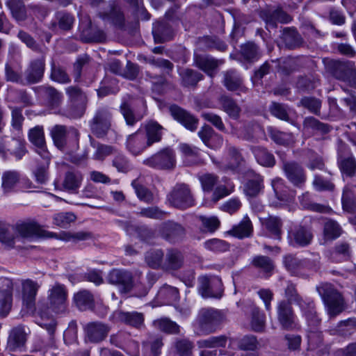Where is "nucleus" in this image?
Wrapping results in <instances>:
<instances>
[{"label": "nucleus", "instance_id": "obj_64", "mask_svg": "<svg viewBox=\"0 0 356 356\" xmlns=\"http://www.w3.org/2000/svg\"><path fill=\"white\" fill-rule=\"evenodd\" d=\"M112 163L113 166L120 172H127L131 168L129 159L123 154H116L113 159Z\"/></svg>", "mask_w": 356, "mask_h": 356}, {"label": "nucleus", "instance_id": "obj_50", "mask_svg": "<svg viewBox=\"0 0 356 356\" xmlns=\"http://www.w3.org/2000/svg\"><path fill=\"white\" fill-rule=\"evenodd\" d=\"M65 92L70 103H88L87 95L78 86H69L66 88Z\"/></svg>", "mask_w": 356, "mask_h": 356}, {"label": "nucleus", "instance_id": "obj_17", "mask_svg": "<svg viewBox=\"0 0 356 356\" xmlns=\"http://www.w3.org/2000/svg\"><path fill=\"white\" fill-rule=\"evenodd\" d=\"M150 147L146 140V136L141 129L127 136L126 148L133 155L141 154L147 147Z\"/></svg>", "mask_w": 356, "mask_h": 356}, {"label": "nucleus", "instance_id": "obj_47", "mask_svg": "<svg viewBox=\"0 0 356 356\" xmlns=\"http://www.w3.org/2000/svg\"><path fill=\"white\" fill-rule=\"evenodd\" d=\"M131 186L135 190L137 197L146 203H152L154 200L153 193L145 186L143 185L139 179H134L131 182Z\"/></svg>", "mask_w": 356, "mask_h": 356}, {"label": "nucleus", "instance_id": "obj_53", "mask_svg": "<svg viewBox=\"0 0 356 356\" xmlns=\"http://www.w3.org/2000/svg\"><path fill=\"white\" fill-rule=\"evenodd\" d=\"M90 145L96 148V151L93 155V158L96 160H103L105 157L115 152V148L111 145L96 144L91 136H90Z\"/></svg>", "mask_w": 356, "mask_h": 356}, {"label": "nucleus", "instance_id": "obj_26", "mask_svg": "<svg viewBox=\"0 0 356 356\" xmlns=\"http://www.w3.org/2000/svg\"><path fill=\"white\" fill-rule=\"evenodd\" d=\"M253 232V226L249 217L245 216L242 220L237 225L232 227V228L227 232V234L242 239L244 238L250 237Z\"/></svg>", "mask_w": 356, "mask_h": 356}, {"label": "nucleus", "instance_id": "obj_34", "mask_svg": "<svg viewBox=\"0 0 356 356\" xmlns=\"http://www.w3.org/2000/svg\"><path fill=\"white\" fill-rule=\"evenodd\" d=\"M152 324L156 329L166 334H178L180 332V326L166 317L156 319Z\"/></svg>", "mask_w": 356, "mask_h": 356}, {"label": "nucleus", "instance_id": "obj_59", "mask_svg": "<svg viewBox=\"0 0 356 356\" xmlns=\"http://www.w3.org/2000/svg\"><path fill=\"white\" fill-rule=\"evenodd\" d=\"M339 168L342 173L352 177L356 172V161L353 156L341 159L339 161Z\"/></svg>", "mask_w": 356, "mask_h": 356}, {"label": "nucleus", "instance_id": "obj_16", "mask_svg": "<svg viewBox=\"0 0 356 356\" xmlns=\"http://www.w3.org/2000/svg\"><path fill=\"white\" fill-rule=\"evenodd\" d=\"M111 327L99 321L90 322L84 328L86 339L92 343L104 341L108 336Z\"/></svg>", "mask_w": 356, "mask_h": 356}, {"label": "nucleus", "instance_id": "obj_9", "mask_svg": "<svg viewBox=\"0 0 356 356\" xmlns=\"http://www.w3.org/2000/svg\"><path fill=\"white\" fill-rule=\"evenodd\" d=\"M334 76L356 89V68L353 61H335Z\"/></svg>", "mask_w": 356, "mask_h": 356}, {"label": "nucleus", "instance_id": "obj_41", "mask_svg": "<svg viewBox=\"0 0 356 356\" xmlns=\"http://www.w3.org/2000/svg\"><path fill=\"white\" fill-rule=\"evenodd\" d=\"M263 177L259 175H256L252 179H249L244 186L246 195L249 197L258 195L263 190Z\"/></svg>", "mask_w": 356, "mask_h": 356}, {"label": "nucleus", "instance_id": "obj_61", "mask_svg": "<svg viewBox=\"0 0 356 356\" xmlns=\"http://www.w3.org/2000/svg\"><path fill=\"white\" fill-rule=\"evenodd\" d=\"M266 325L265 315L258 309H254L252 312L251 326L254 331L261 332L264 330Z\"/></svg>", "mask_w": 356, "mask_h": 356}, {"label": "nucleus", "instance_id": "obj_13", "mask_svg": "<svg viewBox=\"0 0 356 356\" xmlns=\"http://www.w3.org/2000/svg\"><path fill=\"white\" fill-rule=\"evenodd\" d=\"M288 239L291 245L305 247L312 241L313 234L308 227L296 225L289 232Z\"/></svg>", "mask_w": 356, "mask_h": 356}, {"label": "nucleus", "instance_id": "obj_42", "mask_svg": "<svg viewBox=\"0 0 356 356\" xmlns=\"http://www.w3.org/2000/svg\"><path fill=\"white\" fill-rule=\"evenodd\" d=\"M342 233V229L337 222L327 220L323 227V238L325 241H332L339 238Z\"/></svg>", "mask_w": 356, "mask_h": 356}, {"label": "nucleus", "instance_id": "obj_52", "mask_svg": "<svg viewBox=\"0 0 356 356\" xmlns=\"http://www.w3.org/2000/svg\"><path fill=\"white\" fill-rule=\"evenodd\" d=\"M175 348L179 356H192L194 345L188 339H179L175 342Z\"/></svg>", "mask_w": 356, "mask_h": 356}, {"label": "nucleus", "instance_id": "obj_8", "mask_svg": "<svg viewBox=\"0 0 356 356\" xmlns=\"http://www.w3.org/2000/svg\"><path fill=\"white\" fill-rule=\"evenodd\" d=\"M45 70V54L31 60L24 74L25 85L35 84L42 79Z\"/></svg>", "mask_w": 356, "mask_h": 356}, {"label": "nucleus", "instance_id": "obj_56", "mask_svg": "<svg viewBox=\"0 0 356 356\" xmlns=\"http://www.w3.org/2000/svg\"><path fill=\"white\" fill-rule=\"evenodd\" d=\"M101 17L104 20H108L111 23L121 26L124 22V15L118 6H113L111 11L107 13L101 14Z\"/></svg>", "mask_w": 356, "mask_h": 356}, {"label": "nucleus", "instance_id": "obj_5", "mask_svg": "<svg viewBox=\"0 0 356 356\" xmlns=\"http://www.w3.org/2000/svg\"><path fill=\"white\" fill-rule=\"evenodd\" d=\"M168 200L174 207L185 209L194 204V199L188 185L178 184L168 195Z\"/></svg>", "mask_w": 356, "mask_h": 356}, {"label": "nucleus", "instance_id": "obj_23", "mask_svg": "<svg viewBox=\"0 0 356 356\" xmlns=\"http://www.w3.org/2000/svg\"><path fill=\"white\" fill-rule=\"evenodd\" d=\"M28 334L25 327L21 325L13 327L8 339L9 350L11 351L21 350L25 346Z\"/></svg>", "mask_w": 356, "mask_h": 356}, {"label": "nucleus", "instance_id": "obj_57", "mask_svg": "<svg viewBox=\"0 0 356 356\" xmlns=\"http://www.w3.org/2000/svg\"><path fill=\"white\" fill-rule=\"evenodd\" d=\"M51 79L60 83H67L70 81V76L60 65H56L54 61L51 63Z\"/></svg>", "mask_w": 356, "mask_h": 356}, {"label": "nucleus", "instance_id": "obj_40", "mask_svg": "<svg viewBox=\"0 0 356 356\" xmlns=\"http://www.w3.org/2000/svg\"><path fill=\"white\" fill-rule=\"evenodd\" d=\"M262 223L272 236L280 240L282 222L280 218L276 216H269L265 218Z\"/></svg>", "mask_w": 356, "mask_h": 356}, {"label": "nucleus", "instance_id": "obj_46", "mask_svg": "<svg viewBox=\"0 0 356 356\" xmlns=\"http://www.w3.org/2000/svg\"><path fill=\"white\" fill-rule=\"evenodd\" d=\"M220 102L222 110L232 118L238 119L241 113V108L232 99L224 96L221 97Z\"/></svg>", "mask_w": 356, "mask_h": 356}, {"label": "nucleus", "instance_id": "obj_39", "mask_svg": "<svg viewBox=\"0 0 356 356\" xmlns=\"http://www.w3.org/2000/svg\"><path fill=\"white\" fill-rule=\"evenodd\" d=\"M163 252L160 249H152L147 251L145 255L146 264L152 268L156 269L160 267L163 268L164 261Z\"/></svg>", "mask_w": 356, "mask_h": 356}, {"label": "nucleus", "instance_id": "obj_6", "mask_svg": "<svg viewBox=\"0 0 356 356\" xmlns=\"http://www.w3.org/2000/svg\"><path fill=\"white\" fill-rule=\"evenodd\" d=\"M199 293L203 298H219L223 289L221 280L217 276H202L199 278Z\"/></svg>", "mask_w": 356, "mask_h": 356}, {"label": "nucleus", "instance_id": "obj_19", "mask_svg": "<svg viewBox=\"0 0 356 356\" xmlns=\"http://www.w3.org/2000/svg\"><path fill=\"white\" fill-rule=\"evenodd\" d=\"M277 318L284 329L290 330L295 327V316L291 303L281 301L277 307Z\"/></svg>", "mask_w": 356, "mask_h": 356}, {"label": "nucleus", "instance_id": "obj_54", "mask_svg": "<svg viewBox=\"0 0 356 356\" xmlns=\"http://www.w3.org/2000/svg\"><path fill=\"white\" fill-rule=\"evenodd\" d=\"M18 38L24 42L29 48L35 52L40 53L41 54H46L47 48H42L33 39V38L28 33L24 31H19L17 34Z\"/></svg>", "mask_w": 356, "mask_h": 356}, {"label": "nucleus", "instance_id": "obj_48", "mask_svg": "<svg viewBox=\"0 0 356 356\" xmlns=\"http://www.w3.org/2000/svg\"><path fill=\"white\" fill-rule=\"evenodd\" d=\"M268 131L270 137L277 144L289 145L295 141L294 136L291 133L280 131L273 128H270Z\"/></svg>", "mask_w": 356, "mask_h": 356}, {"label": "nucleus", "instance_id": "obj_1", "mask_svg": "<svg viewBox=\"0 0 356 356\" xmlns=\"http://www.w3.org/2000/svg\"><path fill=\"white\" fill-rule=\"evenodd\" d=\"M224 320L225 314L222 311L205 307L199 311L196 322L200 333L209 334L214 332Z\"/></svg>", "mask_w": 356, "mask_h": 356}, {"label": "nucleus", "instance_id": "obj_14", "mask_svg": "<svg viewBox=\"0 0 356 356\" xmlns=\"http://www.w3.org/2000/svg\"><path fill=\"white\" fill-rule=\"evenodd\" d=\"M28 137L29 141L35 146L36 152L44 160L48 161L51 155L47 149L43 127L37 125L31 129Z\"/></svg>", "mask_w": 356, "mask_h": 356}, {"label": "nucleus", "instance_id": "obj_27", "mask_svg": "<svg viewBox=\"0 0 356 356\" xmlns=\"http://www.w3.org/2000/svg\"><path fill=\"white\" fill-rule=\"evenodd\" d=\"M224 86L230 91L245 92V88L243 85V80L236 71L230 70L224 74Z\"/></svg>", "mask_w": 356, "mask_h": 356}, {"label": "nucleus", "instance_id": "obj_21", "mask_svg": "<svg viewBox=\"0 0 356 356\" xmlns=\"http://www.w3.org/2000/svg\"><path fill=\"white\" fill-rule=\"evenodd\" d=\"M15 229L17 238L20 236L27 238L46 236L44 231L34 222L17 224L15 226ZM47 236L54 237L56 234L48 233Z\"/></svg>", "mask_w": 356, "mask_h": 356}, {"label": "nucleus", "instance_id": "obj_28", "mask_svg": "<svg viewBox=\"0 0 356 356\" xmlns=\"http://www.w3.org/2000/svg\"><path fill=\"white\" fill-rule=\"evenodd\" d=\"M20 282L24 301L28 305L32 303L35 300L40 285L36 281L31 279L21 280Z\"/></svg>", "mask_w": 356, "mask_h": 356}, {"label": "nucleus", "instance_id": "obj_33", "mask_svg": "<svg viewBox=\"0 0 356 356\" xmlns=\"http://www.w3.org/2000/svg\"><path fill=\"white\" fill-rule=\"evenodd\" d=\"M252 152L254 154L256 160L260 165L271 168L275 164L274 156L266 148L260 146H255L252 147Z\"/></svg>", "mask_w": 356, "mask_h": 356}, {"label": "nucleus", "instance_id": "obj_22", "mask_svg": "<svg viewBox=\"0 0 356 356\" xmlns=\"http://www.w3.org/2000/svg\"><path fill=\"white\" fill-rule=\"evenodd\" d=\"M260 15L266 25L272 28H275L277 23L286 24L291 20V17L280 8L263 10Z\"/></svg>", "mask_w": 356, "mask_h": 356}, {"label": "nucleus", "instance_id": "obj_37", "mask_svg": "<svg viewBox=\"0 0 356 356\" xmlns=\"http://www.w3.org/2000/svg\"><path fill=\"white\" fill-rule=\"evenodd\" d=\"M17 233L14 226L6 223H0V241L10 248L14 246Z\"/></svg>", "mask_w": 356, "mask_h": 356}, {"label": "nucleus", "instance_id": "obj_25", "mask_svg": "<svg viewBox=\"0 0 356 356\" xmlns=\"http://www.w3.org/2000/svg\"><path fill=\"white\" fill-rule=\"evenodd\" d=\"M184 257L182 252L175 248H169L167 250L163 268L165 270H178L184 264Z\"/></svg>", "mask_w": 356, "mask_h": 356}, {"label": "nucleus", "instance_id": "obj_44", "mask_svg": "<svg viewBox=\"0 0 356 356\" xmlns=\"http://www.w3.org/2000/svg\"><path fill=\"white\" fill-rule=\"evenodd\" d=\"M227 337L225 335L210 337L205 339L197 341L198 347L200 348H216L225 347Z\"/></svg>", "mask_w": 356, "mask_h": 356}, {"label": "nucleus", "instance_id": "obj_49", "mask_svg": "<svg viewBox=\"0 0 356 356\" xmlns=\"http://www.w3.org/2000/svg\"><path fill=\"white\" fill-rule=\"evenodd\" d=\"M13 17L17 21L26 18V11L24 3L19 0H9L7 3Z\"/></svg>", "mask_w": 356, "mask_h": 356}, {"label": "nucleus", "instance_id": "obj_43", "mask_svg": "<svg viewBox=\"0 0 356 356\" xmlns=\"http://www.w3.org/2000/svg\"><path fill=\"white\" fill-rule=\"evenodd\" d=\"M159 298L163 300L165 304H172L179 300V294L177 288L170 285H163L158 292Z\"/></svg>", "mask_w": 356, "mask_h": 356}, {"label": "nucleus", "instance_id": "obj_18", "mask_svg": "<svg viewBox=\"0 0 356 356\" xmlns=\"http://www.w3.org/2000/svg\"><path fill=\"white\" fill-rule=\"evenodd\" d=\"M171 115L187 129L194 131L197 128L199 120L195 116L177 105H172L169 108Z\"/></svg>", "mask_w": 356, "mask_h": 356}, {"label": "nucleus", "instance_id": "obj_4", "mask_svg": "<svg viewBox=\"0 0 356 356\" xmlns=\"http://www.w3.org/2000/svg\"><path fill=\"white\" fill-rule=\"evenodd\" d=\"M143 163L155 169L172 170L176 166L175 153L172 149L166 147L145 159Z\"/></svg>", "mask_w": 356, "mask_h": 356}, {"label": "nucleus", "instance_id": "obj_63", "mask_svg": "<svg viewBox=\"0 0 356 356\" xmlns=\"http://www.w3.org/2000/svg\"><path fill=\"white\" fill-rule=\"evenodd\" d=\"M305 263L304 261L300 260L291 254L286 255L284 258L286 268L292 273H296L298 270L303 268Z\"/></svg>", "mask_w": 356, "mask_h": 356}, {"label": "nucleus", "instance_id": "obj_38", "mask_svg": "<svg viewBox=\"0 0 356 356\" xmlns=\"http://www.w3.org/2000/svg\"><path fill=\"white\" fill-rule=\"evenodd\" d=\"M118 318L122 322L127 325L139 328L144 323V316L142 313L133 312H123L118 313Z\"/></svg>", "mask_w": 356, "mask_h": 356}, {"label": "nucleus", "instance_id": "obj_60", "mask_svg": "<svg viewBox=\"0 0 356 356\" xmlns=\"http://www.w3.org/2000/svg\"><path fill=\"white\" fill-rule=\"evenodd\" d=\"M138 214L145 218L161 220L166 217L168 213L160 209L158 207H149L141 209Z\"/></svg>", "mask_w": 356, "mask_h": 356}, {"label": "nucleus", "instance_id": "obj_36", "mask_svg": "<svg viewBox=\"0 0 356 356\" xmlns=\"http://www.w3.org/2000/svg\"><path fill=\"white\" fill-rule=\"evenodd\" d=\"M181 84L185 87L195 86L202 79L203 75L192 69H182L179 71Z\"/></svg>", "mask_w": 356, "mask_h": 356}, {"label": "nucleus", "instance_id": "obj_51", "mask_svg": "<svg viewBox=\"0 0 356 356\" xmlns=\"http://www.w3.org/2000/svg\"><path fill=\"white\" fill-rule=\"evenodd\" d=\"M170 30L165 22H157L154 25L152 33L156 42H163L170 38Z\"/></svg>", "mask_w": 356, "mask_h": 356}, {"label": "nucleus", "instance_id": "obj_45", "mask_svg": "<svg viewBox=\"0 0 356 356\" xmlns=\"http://www.w3.org/2000/svg\"><path fill=\"white\" fill-rule=\"evenodd\" d=\"M282 40L289 49L299 47L302 43V38L299 33L293 29L286 28L282 34Z\"/></svg>", "mask_w": 356, "mask_h": 356}, {"label": "nucleus", "instance_id": "obj_7", "mask_svg": "<svg viewBox=\"0 0 356 356\" xmlns=\"http://www.w3.org/2000/svg\"><path fill=\"white\" fill-rule=\"evenodd\" d=\"M49 307L55 313H63L67 308V290L63 284H55L49 291Z\"/></svg>", "mask_w": 356, "mask_h": 356}, {"label": "nucleus", "instance_id": "obj_35", "mask_svg": "<svg viewBox=\"0 0 356 356\" xmlns=\"http://www.w3.org/2000/svg\"><path fill=\"white\" fill-rule=\"evenodd\" d=\"M82 175L78 172L69 171L66 172L63 182V188L72 193H76L79 188L81 181Z\"/></svg>", "mask_w": 356, "mask_h": 356}, {"label": "nucleus", "instance_id": "obj_2", "mask_svg": "<svg viewBox=\"0 0 356 356\" xmlns=\"http://www.w3.org/2000/svg\"><path fill=\"white\" fill-rule=\"evenodd\" d=\"M316 290L322 298L330 316H334L343 309V299L332 284L323 283L317 286Z\"/></svg>", "mask_w": 356, "mask_h": 356}, {"label": "nucleus", "instance_id": "obj_62", "mask_svg": "<svg viewBox=\"0 0 356 356\" xmlns=\"http://www.w3.org/2000/svg\"><path fill=\"white\" fill-rule=\"evenodd\" d=\"M349 256L350 245L346 242L337 244L334 248V250L332 253V259L337 261L347 259Z\"/></svg>", "mask_w": 356, "mask_h": 356}, {"label": "nucleus", "instance_id": "obj_10", "mask_svg": "<svg viewBox=\"0 0 356 356\" xmlns=\"http://www.w3.org/2000/svg\"><path fill=\"white\" fill-rule=\"evenodd\" d=\"M111 114L106 108L99 109L90 122V129L97 137L104 136L111 127Z\"/></svg>", "mask_w": 356, "mask_h": 356}, {"label": "nucleus", "instance_id": "obj_11", "mask_svg": "<svg viewBox=\"0 0 356 356\" xmlns=\"http://www.w3.org/2000/svg\"><path fill=\"white\" fill-rule=\"evenodd\" d=\"M50 135L55 146L63 150L67 145V140L70 135L73 136L78 140L79 133L78 130L72 127H67L65 125L56 124L50 130Z\"/></svg>", "mask_w": 356, "mask_h": 356}, {"label": "nucleus", "instance_id": "obj_58", "mask_svg": "<svg viewBox=\"0 0 356 356\" xmlns=\"http://www.w3.org/2000/svg\"><path fill=\"white\" fill-rule=\"evenodd\" d=\"M87 104L88 103H70L69 108L62 114L69 118H80L86 112Z\"/></svg>", "mask_w": 356, "mask_h": 356}, {"label": "nucleus", "instance_id": "obj_12", "mask_svg": "<svg viewBox=\"0 0 356 356\" xmlns=\"http://www.w3.org/2000/svg\"><path fill=\"white\" fill-rule=\"evenodd\" d=\"M282 170L288 180L295 186L302 188L307 180L304 168L295 161L283 163Z\"/></svg>", "mask_w": 356, "mask_h": 356}, {"label": "nucleus", "instance_id": "obj_31", "mask_svg": "<svg viewBox=\"0 0 356 356\" xmlns=\"http://www.w3.org/2000/svg\"><path fill=\"white\" fill-rule=\"evenodd\" d=\"M179 149L184 156V162L186 165H196L201 162L199 148L183 143L179 145Z\"/></svg>", "mask_w": 356, "mask_h": 356}, {"label": "nucleus", "instance_id": "obj_55", "mask_svg": "<svg viewBox=\"0 0 356 356\" xmlns=\"http://www.w3.org/2000/svg\"><path fill=\"white\" fill-rule=\"evenodd\" d=\"M237 346L241 350L254 351L259 348V343L255 336L245 335L238 339Z\"/></svg>", "mask_w": 356, "mask_h": 356}, {"label": "nucleus", "instance_id": "obj_32", "mask_svg": "<svg viewBox=\"0 0 356 356\" xmlns=\"http://www.w3.org/2000/svg\"><path fill=\"white\" fill-rule=\"evenodd\" d=\"M74 302L80 310H88L95 305L94 297L88 290H81L74 295Z\"/></svg>", "mask_w": 356, "mask_h": 356}, {"label": "nucleus", "instance_id": "obj_24", "mask_svg": "<svg viewBox=\"0 0 356 356\" xmlns=\"http://www.w3.org/2000/svg\"><path fill=\"white\" fill-rule=\"evenodd\" d=\"M194 63L197 67L213 77L215 74L214 71L222 63V61L216 60L208 55L195 54L194 56Z\"/></svg>", "mask_w": 356, "mask_h": 356}, {"label": "nucleus", "instance_id": "obj_29", "mask_svg": "<svg viewBox=\"0 0 356 356\" xmlns=\"http://www.w3.org/2000/svg\"><path fill=\"white\" fill-rule=\"evenodd\" d=\"M5 149L10 152L17 159H21L26 153L24 143L19 138H12L6 145L0 143V153H3Z\"/></svg>", "mask_w": 356, "mask_h": 356}, {"label": "nucleus", "instance_id": "obj_15", "mask_svg": "<svg viewBox=\"0 0 356 356\" xmlns=\"http://www.w3.org/2000/svg\"><path fill=\"white\" fill-rule=\"evenodd\" d=\"M160 234L166 241L170 243H176L184 237L186 230L181 224L168 220L161 225Z\"/></svg>", "mask_w": 356, "mask_h": 356}, {"label": "nucleus", "instance_id": "obj_30", "mask_svg": "<svg viewBox=\"0 0 356 356\" xmlns=\"http://www.w3.org/2000/svg\"><path fill=\"white\" fill-rule=\"evenodd\" d=\"M144 127L145 131H143L146 136V140L150 146L161 140L163 127L159 123L151 120L147 122Z\"/></svg>", "mask_w": 356, "mask_h": 356}, {"label": "nucleus", "instance_id": "obj_20", "mask_svg": "<svg viewBox=\"0 0 356 356\" xmlns=\"http://www.w3.org/2000/svg\"><path fill=\"white\" fill-rule=\"evenodd\" d=\"M21 175L17 170H6L1 177V188L5 195L15 193L20 184Z\"/></svg>", "mask_w": 356, "mask_h": 356}, {"label": "nucleus", "instance_id": "obj_3", "mask_svg": "<svg viewBox=\"0 0 356 356\" xmlns=\"http://www.w3.org/2000/svg\"><path fill=\"white\" fill-rule=\"evenodd\" d=\"M140 272L136 271L134 275L129 271L121 269H113L107 276V280L111 284L116 285L122 293H127L138 286L137 277H140Z\"/></svg>", "mask_w": 356, "mask_h": 356}]
</instances>
